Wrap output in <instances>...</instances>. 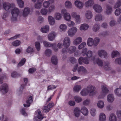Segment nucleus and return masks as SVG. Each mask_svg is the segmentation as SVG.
I'll use <instances>...</instances> for the list:
<instances>
[{
	"mask_svg": "<svg viewBox=\"0 0 121 121\" xmlns=\"http://www.w3.org/2000/svg\"><path fill=\"white\" fill-rule=\"evenodd\" d=\"M92 53H83V55L84 56L86 54L87 57L83 58V57H81L78 59V62L79 64H81L82 62L86 64H88L89 63V58L90 59L93 61L95 60V57L94 56H93Z\"/></svg>",
	"mask_w": 121,
	"mask_h": 121,
	"instance_id": "nucleus-1",
	"label": "nucleus"
},
{
	"mask_svg": "<svg viewBox=\"0 0 121 121\" xmlns=\"http://www.w3.org/2000/svg\"><path fill=\"white\" fill-rule=\"evenodd\" d=\"M20 13L19 9L17 7L14 8L11 10V14L12 16L11 20L13 22L17 21V18Z\"/></svg>",
	"mask_w": 121,
	"mask_h": 121,
	"instance_id": "nucleus-2",
	"label": "nucleus"
},
{
	"mask_svg": "<svg viewBox=\"0 0 121 121\" xmlns=\"http://www.w3.org/2000/svg\"><path fill=\"white\" fill-rule=\"evenodd\" d=\"M44 46L46 47H52L53 49L55 52H57L58 51L57 47H56V44L55 43H50L49 42L46 41H44L43 42Z\"/></svg>",
	"mask_w": 121,
	"mask_h": 121,
	"instance_id": "nucleus-3",
	"label": "nucleus"
},
{
	"mask_svg": "<svg viewBox=\"0 0 121 121\" xmlns=\"http://www.w3.org/2000/svg\"><path fill=\"white\" fill-rule=\"evenodd\" d=\"M61 13L63 15L64 19L66 21L70 20L71 16L70 13L67 12V10L64 9H62L61 11Z\"/></svg>",
	"mask_w": 121,
	"mask_h": 121,
	"instance_id": "nucleus-4",
	"label": "nucleus"
},
{
	"mask_svg": "<svg viewBox=\"0 0 121 121\" xmlns=\"http://www.w3.org/2000/svg\"><path fill=\"white\" fill-rule=\"evenodd\" d=\"M78 29L76 27H73L69 29L68 31V35L70 37H73L76 33Z\"/></svg>",
	"mask_w": 121,
	"mask_h": 121,
	"instance_id": "nucleus-5",
	"label": "nucleus"
},
{
	"mask_svg": "<svg viewBox=\"0 0 121 121\" xmlns=\"http://www.w3.org/2000/svg\"><path fill=\"white\" fill-rule=\"evenodd\" d=\"M15 6V4L13 3H10L7 2H5L3 4V7L5 10H8L11 8H13Z\"/></svg>",
	"mask_w": 121,
	"mask_h": 121,
	"instance_id": "nucleus-6",
	"label": "nucleus"
},
{
	"mask_svg": "<svg viewBox=\"0 0 121 121\" xmlns=\"http://www.w3.org/2000/svg\"><path fill=\"white\" fill-rule=\"evenodd\" d=\"M71 40L70 38L68 37H65L63 41V45L65 47L68 48L70 44Z\"/></svg>",
	"mask_w": 121,
	"mask_h": 121,
	"instance_id": "nucleus-7",
	"label": "nucleus"
},
{
	"mask_svg": "<svg viewBox=\"0 0 121 121\" xmlns=\"http://www.w3.org/2000/svg\"><path fill=\"white\" fill-rule=\"evenodd\" d=\"M76 50V48L74 46H71L69 48V51L66 48H64L62 49V52L63 53L71 52L73 53Z\"/></svg>",
	"mask_w": 121,
	"mask_h": 121,
	"instance_id": "nucleus-8",
	"label": "nucleus"
},
{
	"mask_svg": "<svg viewBox=\"0 0 121 121\" xmlns=\"http://www.w3.org/2000/svg\"><path fill=\"white\" fill-rule=\"evenodd\" d=\"M8 90V85L6 84H3L0 88V91L2 92L3 94H5L7 93Z\"/></svg>",
	"mask_w": 121,
	"mask_h": 121,
	"instance_id": "nucleus-9",
	"label": "nucleus"
},
{
	"mask_svg": "<svg viewBox=\"0 0 121 121\" xmlns=\"http://www.w3.org/2000/svg\"><path fill=\"white\" fill-rule=\"evenodd\" d=\"M75 6L79 9H82L84 6V4L79 0H76L74 2Z\"/></svg>",
	"mask_w": 121,
	"mask_h": 121,
	"instance_id": "nucleus-10",
	"label": "nucleus"
},
{
	"mask_svg": "<svg viewBox=\"0 0 121 121\" xmlns=\"http://www.w3.org/2000/svg\"><path fill=\"white\" fill-rule=\"evenodd\" d=\"M54 105V104L52 102H51L47 106H44V109L45 112H47L51 110V108L53 107Z\"/></svg>",
	"mask_w": 121,
	"mask_h": 121,
	"instance_id": "nucleus-11",
	"label": "nucleus"
},
{
	"mask_svg": "<svg viewBox=\"0 0 121 121\" xmlns=\"http://www.w3.org/2000/svg\"><path fill=\"white\" fill-rule=\"evenodd\" d=\"M93 8L95 11L97 13H101L103 11L101 6L97 4H94L93 6Z\"/></svg>",
	"mask_w": 121,
	"mask_h": 121,
	"instance_id": "nucleus-12",
	"label": "nucleus"
},
{
	"mask_svg": "<svg viewBox=\"0 0 121 121\" xmlns=\"http://www.w3.org/2000/svg\"><path fill=\"white\" fill-rule=\"evenodd\" d=\"M57 33L54 31H52L50 32L48 36V40L50 41H52L55 39Z\"/></svg>",
	"mask_w": 121,
	"mask_h": 121,
	"instance_id": "nucleus-13",
	"label": "nucleus"
},
{
	"mask_svg": "<svg viewBox=\"0 0 121 121\" xmlns=\"http://www.w3.org/2000/svg\"><path fill=\"white\" fill-rule=\"evenodd\" d=\"M30 12V9L29 8L26 7L25 8L22 13V16L26 17H27L29 14Z\"/></svg>",
	"mask_w": 121,
	"mask_h": 121,
	"instance_id": "nucleus-14",
	"label": "nucleus"
},
{
	"mask_svg": "<svg viewBox=\"0 0 121 121\" xmlns=\"http://www.w3.org/2000/svg\"><path fill=\"white\" fill-rule=\"evenodd\" d=\"M85 15L86 18L88 20L91 19L93 17L92 13L90 10H87L86 11Z\"/></svg>",
	"mask_w": 121,
	"mask_h": 121,
	"instance_id": "nucleus-15",
	"label": "nucleus"
},
{
	"mask_svg": "<svg viewBox=\"0 0 121 121\" xmlns=\"http://www.w3.org/2000/svg\"><path fill=\"white\" fill-rule=\"evenodd\" d=\"M94 4V1L93 0H88L85 2L84 4L85 6L89 8L92 6Z\"/></svg>",
	"mask_w": 121,
	"mask_h": 121,
	"instance_id": "nucleus-16",
	"label": "nucleus"
},
{
	"mask_svg": "<svg viewBox=\"0 0 121 121\" xmlns=\"http://www.w3.org/2000/svg\"><path fill=\"white\" fill-rule=\"evenodd\" d=\"M33 101V98L31 96H30L28 98V99L26 102V104H24V106L26 107H29L30 105V104Z\"/></svg>",
	"mask_w": 121,
	"mask_h": 121,
	"instance_id": "nucleus-17",
	"label": "nucleus"
},
{
	"mask_svg": "<svg viewBox=\"0 0 121 121\" xmlns=\"http://www.w3.org/2000/svg\"><path fill=\"white\" fill-rule=\"evenodd\" d=\"M90 95L95 90V86L92 85H90L88 86L87 88Z\"/></svg>",
	"mask_w": 121,
	"mask_h": 121,
	"instance_id": "nucleus-18",
	"label": "nucleus"
},
{
	"mask_svg": "<svg viewBox=\"0 0 121 121\" xmlns=\"http://www.w3.org/2000/svg\"><path fill=\"white\" fill-rule=\"evenodd\" d=\"M41 111L39 109H37L36 111H35V115H37V118L40 120H41L43 118V117L42 114L41 113Z\"/></svg>",
	"mask_w": 121,
	"mask_h": 121,
	"instance_id": "nucleus-19",
	"label": "nucleus"
},
{
	"mask_svg": "<svg viewBox=\"0 0 121 121\" xmlns=\"http://www.w3.org/2000/svg\"><path fill=\"white\" fill-rule=\"evenodd\" d=\"M82 41V39L81 37H78L74 40L73 44L74 45H76L79 44Z\"/></svg>",
	"mask_w": 121,
	"mask_h": 121,
	"instance_id": "nucleus-20",
	"label": "nucleus"
},
{
	"mask_svg": "<svg viewBox=\"0 0 121 121\" xmlns=\"http://www.w3.org/2000/svg\"><path fill=\"white\" fill-rule=\"evenodd\" d=\"M103 19L102 15L100 14H96L95 17V20L96 21L99 22L102 21Z\"/></svg>",
	"mask_w": 121,
	"mask_h": 121,
	"instance_id": "nucleus-21",
	"label": "nucleus"
},
{
	"mask_svg": "<svg viewBox=\"0 0 121 121\" xmlns=\"http://www.w3.org/2000/svg\"><path fill=\"white\" fill-rule=\"evenodd\" d=\"M54 17L55 20H61L62 18L61 14L58 12L55 13L54 15Z\"/></svg>",
	"mask_w": 121,
	"mask_h": 121,
	"instance_id": "nucleus-22",
	"label": "nucleus"
},
{
	"mask_svg": "<svg viewBox=\"0 0 121 121\" xmlns=\"http://www.w3.org/2000/svg\"><path fill=\"white\" fill-rule=\"evenodd\" d=\"M112 11V7L109 5H106V8L105 12L107 15H109L111 14Z\"/></svg>",
	"mask_w": 121,
	"mask_h": 121,
	"instance_id": "nucleus-23",
	"label": "nucleus"
},
{
	"mask_svg": "<svg viewBox=\"0 0 121 121\" xmlns=\"http://www.w3.org/2000/svg\"><path fill=\"white\" fill-rule=\"evenodd\" d=\"M55 18L52 16H50L48 17V20L49 24L51 25H53L55 23Z\"/></svg>",
	"mask_w": 121,
	"mask_h": 121,
	"instance_id": "nucleus-24",
	"label": "nucleus"
},
{
	"mask_svg": "<svg viewBox=\"0 0 121 121\" xmlns=\"http://www.w3.org/2000/svg\"><path fill=\"white\" fill-rule=\"evenodd\" d=\"M60 31L61 32H64L67 29V26L66 25L64 24H61L59 27Z\"/></svg>",
	"mask_w": 121,
	"mask_h": 121,
	"instance_id": "nucleus-25",
	"label": "nucleus"
},
{
	"mask_svg": "<svg viewBox=\"0 0 121 121\" xmlns=\"http://www.w3.org/2000/svg\"><path fill=\"white\" fill-rule=\"evenodd\" d=\"M43 1V0H38L37 3L35 4V8L37 9H39L41 8L42 6V2Z\"/></svg>",
	"mask_w": 121,
	"mask_h": 121,
	"instance_id": "nucleus-26",
	"label": "nucleus"
},
{
	"mask_svg": "<svg viewBox=\"0 0 121 121\" xmlns=\"http://www.w3.org/2000/svg\"><path fill=\"white\" fill-rule=\"evenodd\" d=\"M89 27V26L87 24L84 23L82 24L79 28L81 30H87Z\"/></svg>",
	"mask_w": 121,
	"mask_h": 121,
	"instance_id": "nucleus-27",
	"label": "nucleus"
},
{
	"mask_svg": "<svg viewBox=\"0 0 121 121\" xmlns=\"http://www.w3.org/2000/svg\"><path fill=\"white\" fill-rule=\"evenodd\" d=\"M73 112L75 117H78L79 116L80 113V108L78 107L74 109Z\"/></svg>",
	"mask_w": 121,
	"mask_h": 121,
	"instance_id": "nucleus-28",
	"label": "nucleus"
},
{
	"mask_svg": "<svg viewBox=\"0 0 121 121\" xmlns=\"http://www.w3.org/2000/svg\"><path fill=\"white\" fill-rule=\"evenodd\" d=\"M80 111L83 115L86 116L88 115V109L85 107H83L81 108Z\"/></svg>",
	"mask_w": 121,
	"mask_h": 121,
	"instance_id": "nucleus-29",
	"label": "nucleus"
},
{
	"mask_svg": "<svg viewBox=\"0 0 121 121\" xmlns=\"http://www.w3.org/2000/svg\"><path fill=\"white\" fill-rule=\"evenodd\" d=\"M49 26L46 25L41 27V31L43 33H46L49 31Z\"/></svg>",
	"mask_w": 121,
	"mask_h": 121,
	"instance_id": "nucleus-30",
	"label": "nucleus"
},
{
	"mask_svg": "<svg viewBox=\"0 0 121 121\" xmlns=\"http://www.w3.org/2000/svg\"><path fill=\"white\" fill-rule=\"evenodd\" d=\"M65 7L68 9H70L72 7V3L69 0H67L65 2Z\"/></svg>",
	"mask_w": 121,
	"mask_h": 121,
	"instance_id": "nucleus-31",
	"label": "nucleus"
},
{
	"mask_svg": "<svg viewBox=\"0 0 121 121\" xmlns=\"http://www.w3.org/2000/svg\"><path fill=\"white\" fill-rule=\"evenodd\" d=\"M100 28V25L98 23H96L93 26L92 29L93 31L96 32L98 31Z\"/></svg>",
	"mask_w": 121,
	"mask_h": 121,
	"instance_id": "nucleus-32",
	"label": "nucleus"
},
{
	"mask_svg": "<svg viewBox=\"0 0 121 121\" xmlns=\"http://www.w3.org/2000/svg\"><path fill=\"white\" fill-rule=\"evenodd\" d=\"M78 71L79 73H85L86 72V70L85 68L82 66H80L78 68Z\"/></svg>",
	"mask_w": 121,
	"mask_h": 121,
	"instance_id": "nucleus-33",
	"label": "nucleus"
},
{
	"mask_svg": "<svg viewBox=\"0 0 121 121\" xmlns=\"http://www.w3.org/2000/svg\"><path fill=\"white\" fill-rule=\"evenodd\" d=\"M106 119V117L104 113H100L99 117V121H105Z\"/></svg>",
	"mask_w": 121,
	"mask_h": 121,
	"instance_id": "nucleus-34",
	"label": "nucleus"
},
{
	"mask_svg": "<svg viewBox=\"0 0 121 121\" xmlns=\"http://www.w3.org/2000/svg\"><path fill=\"white\" fill-rule=\"evenodd\" d=\"M114 100V97L113 95L112 94H110L107 96V100L108 101L109 103L112 102Z\"/></svg>",
	"mask_w": 121,
	"mask_h": 121,
	"instance_id": "nucleus-35",
	"label": "nucleus"
},
{
	"mask_svg": "<svg viewBox=\"0 0 121 121\" xmlns=\"http://www.w3.org/2000/svg\"><path fill=\"white\" fill-rule=\"evenodd\" d=\"M115 94L118 96H121V86L116 89L114 91Z\"/></svg>",
	"mask_w": 121,
	"mask_h": 121,
	"instance_id": "nucleus-36",
	"label": "nucleus"
},
{
	"mask_svg": "<svg viewBox=\"0 0 121 121\" xmlns=\"http://www.w3.org/2000/svg\"><path fill=\"white\" fill-rule=\"evenodd\" d=\"M51 61L52 63L55 65L57 64V59L56 56H52L51 59Z\"/></svg>",
	"mask_w": 121,
	"mask_h": 121,
	"instance_id": "nucleus-37",
	"label": "nucleus"
},
{
	"mask_svg": "<svg viewBox=\"0 0 121 121\" xmlns=\"http://www.w3.org/2000/svg\"><path fill=\"white\" fill-rule=\"evenodd\" d=\"M87 44L88 46H94V40L92 38H89L87 39Z\"/></svg>",
	"mask_w": 121,
	"mask_h": 121,
	"instance_id": "nucleus-38",
	"label": "nucleus"
},
{
	"mask_svg": "<svg viewBox=\"0 0 121 121\" xmlns=\"http://www.w3.org/2000/svg\"><path fill=\"white\" fill-rule=\"evenodd\" d=\"M20 41L19 40H16L12 42L11 44L12 46L15 47L19 46L21 44Z\"/></svg>",
	"mask_w": 121,
	"mask_h": 121,
	"instance_id": "nucleus-39",
	"label": "nucleus"
},
{
	"mask_svg": "<svg viewBox=\"0 0 121 121\" xmlns=\"http://www.w3.org/2000/svg\"><path fill=\"white\" fill-rule=\"evenodd\" d=\"M81 89V86L80 85H76L73 88V91L75 92H78Z\"/></svg>",
	"mask_w": 121,
	"mask_h": 121,
	"instance_id": "nucleus-40",
	"label": "nucleus"
},
{
	"mask_svg": "<svg viewBox=\"0 0 121 121\" xmlns=\"http://www.w3.org/2000/svg\"><path fill=\"white\" fill-rule=\"evenodd\" d=\"M109 120L110 121H117V117L114 114L112 113L109 117Z\"/></svg>",
	"mask_w": 121,
	"mask_h": 121,
	"instance_id": "nucleus-41",
	"label": "nucleus"
},
{
	"mask_svg": "<svg viewBox=\"0 0 121 121\" xmlns=\"http://www.w3.org/2000/svg\"><path fill=\"white\" fill-rule=\"evenodd\" d=\"M94 64H95V62L98 65L100 66H102L103 65V62L102 60L99 58H98L96 60V61L95 62V60L94 61Z\"/></svg>",
	"mask_w": 121,
	"mask_h": 121,
	"instance_id": "nucleus-42",
	"label": "nucleus"
},
{
	"mask_svg": "<svg viewBox=\"0 0 121 121\" xmlns=\"http://www.w3.org/2000/svg\"><path fill=\"white\" fill-rule=\"evenodd\" d=\"M81 95L83 96L87 95L89 93L87 89H84L81 92Z\"/></svg>",
	"mask_w": 121,
	"mask_h": 121,
	"instance_id": "nucleus-43",
	"label": "nucleus"
},
{
	"mask_svg": "<svg viewBox=\"0 0 121 121\" xmlns=\"http://www.w3.org/2000/svg\"><path fill=\"white\" fill-rule=\"evenodd\" d=\"M67 25L69 27H73L75 25V23L73 21L69 20L68 21Z\"/></svg>",
	"mask_w": 121,
	"mask_h": 121,
	"instance_id": "nucleus-44",
	"label": "nucleus"
},
{
	"mask_svg": "<svg viewBox=\"0 0 121 121\" xmlns=\"http://www.w3.org/2000/svg\"><path fill=\"white\" fill-rule=\"evenodd\" d=\"M26 60V59L24 58H23L21 60L19 63H18L17 65V67H19L21 66L24 65L25 63Z\"/></svg>",
	"mask_w": 121,
	"mask_h": 121,
	"instance_id": "nucleus-45",
	"label": "nucleus"
},
{
	"mask_svg": "<svg viewBox=\"0 0 121 121\" xmlns=\"http://www.w3.org/2000/svg\"><path fill=\"white\" fill-rule=\"evenodd\" d=\"M55 9V6L54 5H51L49 7L48 9V12L50 13L53 11Z\"/></svg>",
	"mask_w": 121,
	"mask_h": 121,
	"instance_id": "nucleus-46",
	"label": "nucleus"
},
{
	"mask_svg": "<svg viewBox=\"0 0 121 121\" xmlns=\"http://www.w3.org/2000/svg\"><path fill=\"white\" fill-rule=\"evenodd\" d=\"M24 80L25 83V85H24V84H22L21 85L20 91H22L23 89L24 88L25 86L27 84L28 82L27 78H24Z\"/></svg>",
	"mask_w": 121,
	"mask_h": 121,
	"instance_id": "nucleus-47",
	"label": "nucleus"
},
{
	"mask_svg": "<svg viewBox=\"0 0 121 121\" xmlns=\"http://www.w3.org/2000/svg\"><path fill=\"white\" fill-rule=\"evenodd\" d=\"M94 46H96L100 42V39L98 37H95L93 40Z\"/></svg>",
	"mask_w": 121,
	"mask_h": 121,
	"instance_id": "nucleus-48",
	"label": "nucleus"
},
{
	"mask_svg": "<svg viewBox=\"0 0 121 121\" xmlns=\"http://www.w3.org/2000/svg\"><path fill=\"white\" fill-rule=\"evenodd\" d=\"M75 22L77 24H79L81 21V18L80 15H79L77 16L74 18Z\"/></svg>",
	"mask_w": 121,
	"mask_h": 121,
	"instance_id": "nucleus-49",
	"label": "nucleus"
},
{
	"mask_svg": "<svg viewBox=\"0 0 121 121\" xmlns=\"http://www.w3.org/2000/svg\"><path fill=\"white\" fill-rule=\"evenodd\" d=\"M102 90L104 95H105L108 92V90L105 86H102Z\"/></svg>",
	"mask_w": 121,
	"mask_h": 121,
	"instance_id": "nucleus-50",
	"label": "nucleus"
},
{
	"mask_svg": "<svg viewBox=\"0 0 121 121\" xmlns=\"http://www.w3.org/2000/svg\"><path fill=\"white\" fill-rule=\"evenodd\" d=\"M35 46L36 48L38 51H39L40 49V44L39 42H36L35 43Z\"/></svg>",
	"mask_w": 121,
	"mask_h": 121,
	"instance_id": "nucleus-51",
	"label": "nucleus"
},
{
	"mask_svg": "<svg viewBox=\"0 0 121 121\" xmlns=\"http://www.w3.org/2000/svg\"><path fill=\"white\" fill-rule=\"evenodd\" d=\"M12 77L13 78H17L21 76V75L20 74L17 73L16 71H14L11 74Z\"/></svg>",
	"mask_w": 121,
	"mask_h": 121,
	"instance_id": "nucleus-52",
	"label": "nucleus"
},
{
	"mask_svg": "<svg viewBox=\"0 0 121 121\" xmlns=\"http://www.w3.org/2000/svg\"><path fill=\"white\" fill-rule=\"evenodd\" d=\"M74 99L75 101L77 103H79L82 101V99L80 97L76 95L74 97Z\"/></svg>",
	"mask_w": 121,
	"mask_h": 121,
	"instance_id": "nucleus-53",
	"label": "nucleus"
},
{
	"mask_svg": "<svg viewBox=\"0 0 121 121\" xmlns=\"http://www.w3.org/2000/svg\"><path fill=\"white\" fill-rule=\"evenodd\" d=\"M50 4V2L49 1H44L43 3V6L44 7L47 8L49 6Z\"/></svg>",
	"mask_w": 121,
	"mask_h": 121,
	"instance_id": "nucleus-54",
	"label": "nucleus"
},
{
	"mask_svg": "<svg viewBox=\"0 0 121 121\" xmlns=\"http://www.w3.org/2000/svg\"><path fill=\"white\" fill-rule=\"evenodd\" d=\"M40 12L42 14L46 15L47 14L48 11V9H46L43 8L41 10Z\"/></svg>",
	"mask_w": 121,
	"mask_h": 121,
	"instance_id": "nucleus-55",
	"label": "nucleus"
},
{
	"mask_svg": "<svg viewBox=\"0 0 121 121\" xmlns=\"http://www.w3.org/2000/svg\"><path fill=\"white\" fill-rule=\"evenodd\" d=\"M17 2L18 5L20 8H22L23 7L24 2L22 0H17Z\"/></svg>",
	"mask_w": 121,
	"mask_h": 121,
	"instance_id": "nucleus-56",
	"label": "nucleus"
},
{
	"mask_svg": "<svg viewBox=\"0 0 121 121\" xmlns=\"http://www.w3.org/2000/svg\"><path fill=\"white\" fill-rule=\"evenodd\" d=\"M121 5V0H118L114 5V8L116 9L119 7Z\"/></svg>",
	"mask_w": 121,
	"mask_h": 121,
	"instance_id": "nucleus-57",
	"label": "nucleus"
},
{
	"mask_svg": "<svg viewBox=\"0 0 121 121\" xmlns=\"http://www.w3.org/2000/svg\"><path fill=\"white\" fill-rule=\"evenodd\" d=\"M97 105L99 108H102L104 106V103L102 101H99L97 103Z\"/></svg>",
	"mask_w": 121,
	"mask_h": 121,
	"instance_id": "nucleus-58",
	"label": "nucleus"
},
{
	"mask_svg": "<svg viewBox=\"0 0 121 121\" xmlns=\"http://www.w3.org/2000/svg\"><path fill=\"white\" fill-rule=\"evenodd\" d=\"M26 52L28 53H31L35 52L33 48L29 46L26 49Z\"/></svg>",
	"mask_w": 121,
	"mask_h": 121,
	"instance_id": "nucleus-59",
	"label": "nucleus"
},
{
	"mask_svg": "<svg viewBox=\"0 0 121 121\" xmlns=\"http://www.w3.org/2000/svg\"><path fill=\"white\" fill-rule=\"evenodd\" d=\"M6 74H2L0 76V84H2L3 82V79L4 77H6Z\"/></svg>",
	"mask_w": 121,
	"mask_h": 121,
	"instance_id": "nucleus-60",
	"label": "nucleus"
},
{
	"mask_svg": "<svg viewBox=\"0 0 121 121\" xmlns=\"http://www.w3.org/2000/svg\"><path fill=\"white\" fill-rule=\"evenodd\" d=\"M109 25L111 26H113L116 24V22L114 19H112L109 23Z\"/></svg>",
	"mask_w": 121,
	"mask_h": 121,
	"instance_id": "nucleus-61",
	"label": "nucleus"
},
{
	"mask_svg": "<svg viewBox=\"0 0 121 121\" xmlns=\"http://www.w3.org/2000/svg\"><path fill=\"white\" fill-rule=\"evenodd\" d=\"M86 43L85 42H83L80 45H79L78 47L79 49H81L85 47L86 46Z\"/></svg>",
	"mask_w": 121,
	"mask_h": 121,
	"instance_id": "nucleus-62",
	"label": "nucleus"
},
{
	"mask_svg": "<svg viewBox=\"0 0 121 121\" xmlns=\"http://www.w3.org/2000/svg\"><path fill=\"white\" fill-rule=\"evenodd\" d=\"M121 13V9L120 8L117 9L115 11V13L116 15H119Z\"/></svg>",
	"mask_w": 121,
	"mask_h": 121,
	"instance_id": "nucleus-63",
	"label": "nucleus"
},
{
	"mask_svg": "<svg viewBox=\"0 0 121 121\" xmlns=\"http://www.w3.org/2000/svg\"><path fill=\"white\" fill-rule=\"evenodd\" d=\"M115 62L116 63L121 65V57L116 59Z\"/></svg>",
	"mask_w": 121,
	"mask_h": 121,
	"instance_id": "nucleus-64",
	"label": "nucleus"
}]
</instances>
